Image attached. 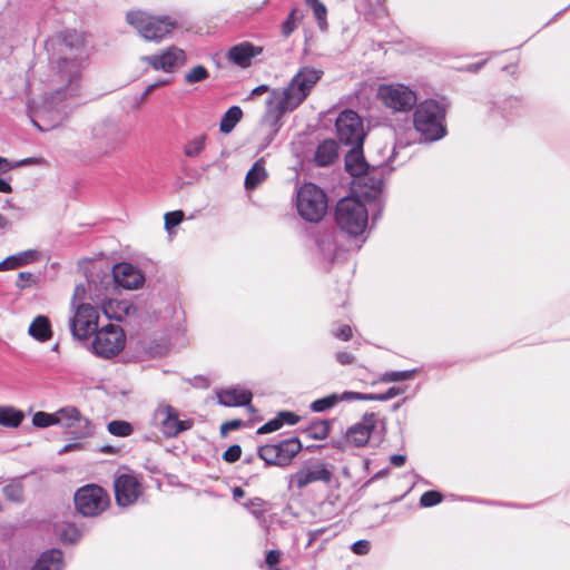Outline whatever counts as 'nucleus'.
<instances>
[{"label": "nucleus", "mask_w": 570, "mask_h": 570, "mask_svg": "<svg viewBox=\"0 0 570 570\" xmlns=\"http://www.w3.org/2000/svg\"><path fill=\"white\" fill-rule=\"evenodd\" d=\"M52 46L56 47L58 55L52 66V82L57 89L49 98H46L43 105L36 110L35 116L40 119L50 118L51 127H56L68 114V106L62 98L73 97L78 91L88 53L85 49L83 36L76 30L66 31L52 42Z\"/></svg>", "instance_id": "obj_1"}, {"label": "nucleus", "mask_w": 570, "mask_h": 570, "mask_svg": "<svg viewBox=\"0 0 570 570\" xmlns=\"http://www.w3.org/2000/svg\"><path fill=\"white\" fill-rule=\"evenodd\" d=\"M323 71L313 67H303L292 78L285 89H269L262 85L254 88L248 99H254L265 92H269L266 100V117H272L276 122L285 112L296 109L309 95L312 88L320 81Z\"/></svg>", "instance_id": "obj_2"}, {"label": "nucleus", "mask_w": 570, "mask_h": 570, "mask_svg": "<svg viewBox=\"0 0 570 570\" xmlns=\"http://www.w3.org/2000/svg\"><path fill=\"white\" fill-rule=\"evenodd\" d=\"M445 109L436 100L429 99L422 101L413 114V124L422 140L435 141L443 138L446 134Z\"/></svg>", "instance_id": "obj_3"}, {"label": "nucleus", "mask_w": 570, "mask_h": 570, "mask_svg": "<svg viewBox=\"0 0 570 570\" xmlns=\"http://www.w3.org/2000/svg\"><path fill=\"white\" fill-rule=\"evenodd\" d=\"M126 21L146 41L160 42L176 28V21L168 16H153L144 10H130Z\"/></svg>", "instance_id": "obj_4"}, {"label": "nucleus", "mask_w": 570, "mask_h": 570, "mask_svg": "<svg viewBox=\"0 0 570 570\" xmlns=\"http://www.w3.org/2000/svg\"><path fill=\"white\" fill-rule=\"evenodd\" d=\"M295 205L304 220L318 223L327 212V197L322 188L306 183L297 189Z\"/></svg>", "instance_id": "obj_5"}, {"label": "nucleus", "mask_w": 570, "mask_h": 570, "mask_svg": "<svg viewBox=\"0 0 570 570\" xmlns=\"http://www.w3.org/2000/svg\"><path fill=\"white\" fill-rule=\"evenodd\" d=\"M335 219L340 228L350 235L362 234L368 222L364 204L355 197L342 198L335 209Z\"/></svg>", "instance_id": "obj_6"}, {"label": "nucleus", "mask_w": 570, "mask_h": 570, "mask_svg": "<svg viewBox=\"0 0 570 570\" xmlns=\"http://www.w3.org/2000/svg\"><path fill=\"white\" fill-rule=\"evenodd\" d=\"M126 345V334L119 325L108 324L98 330L91 343L92 352L102 358L118 355Z\"/></svg>", "instance_id": "obj_7"}, {"label": "nucleus", "mask_w": 570, "mask_h": 570, "mask_svg": "<svg viewBox=\"0 0 570 570\" xmlns=\"http://www.w3.org/2000/svg\"><path fill=\"white\" fill-rule=\"evenodd\" d=\"M154 425L166 436L176 438L179 433L190 430L194 421L180 419L177 409L166 402H160L153 415Z\"/></svg>", "instance_id": "obj_8"}, {"label": "nucleus", "mask_w": 570, "mask_h": 570, "mask_svg": "<svg viewBox=\"0 0 570 570\" xmlns=\"http://www.w3.org/2000/svg\"><path fill=\"white\" fill-rule=\"evenodd\" d=\"M109 502L107 492L96 484L85 485L75 494L76 508L85 517L100 514L109 505Z\"/></svg>", "instance_id": "obj_9"}, {"label": "nucleus", "mask_w": 570, "mask_h": 570, "mask_svg": "<svg viewBox=\"0 0 570 570\" xmlns=\"http://www.w3.org/2000/svg\"><path fill=\"white\" fill-rule=\"evenodd\" d=\"M57 425L76 440L91 436L95 430L92 422L75 406H65L58 410Z\"/></svg>", "instance_id": "obj_10"}, {"label": "nucleus", "mask_w": 570, "mask_h": 570, "mask_svg": "<svg viewBox=\"0 0 570 570\" xmlns=\"http://www.w3.org/2000/svg\"><path fill=\"white\" fill-rule=\"evenodd\" d=\"M341 142L350 146L362 147L365 138L362 120L353 110H344L335 122Z\"/></svg>", "instance_id": "obj_11"}, {"label": "nucleus", "mask_w": 570, "mask_h": 570, "mask_svg": "<svg viewBox=\"0 0 570 570\" xmlns=\"http://www.w3.org/2000/svg\"><path fill=\"white\" fill-rule=\"evenodd\" d=\"M380 100L395 111H407L416 104V95L403 85H382L379 88Z\"/></svg>", "instance_id": "obj_12"}, {"label": "nucleus", "mask_w": 570, "mask_h": 570, "mask_svg": "<svg viewBox=\"0 0 570 570\" xmlns=\"http://www.w3.org/2000/svg\"><path fill=\"white\" fill-rule=\"evenodd\" d=\"M99 312L88 303H81L76 308L75 315L70 318V330L78 340H87L98 331Z\"/></svg>", "instance_id": "obj_13"}, {"label": "nucleus", "mask_w": 570, "mask_h": 570, "mask_svg": "<svg viewBox=\"0 0 570 570\" xmlns=\"http://www.w3.org/2000/svg\"><path fill=\"white\" fill-rule=\"evenodd\" d=\"M114 490L117 504L125 508L137 502L141 484L134 474L124 473L115 478Z\"/></svg>", "instance_id": "obj_14"}, {"label": "nucleus", "mask_w": 570, "mask_h": 570, "mask_svg": "<svg viewBox=\"0 0 570 570\" xmlns=\"http://www.w3.org/2000/svg\"><path fill=\"white\" fill-rule=\"evenodd\" d=\"M155 70L171 72L175 68L186 62V53L183 49L171 46L158 55L145 56L141 58Z\"/></svg>", "instance_id": "obj_15"}, {"label": "nucleus", "mask_w": 570, "mask_h": 570, "mask_svg": "<svg viewBox=\"0 0 570 570\" xmlns=\"http://www.w3.org/2000/svg\"><path fill=\"white\" fill-rule=\"evenodd\" d=\"M332 480V472L327 469L325 463L314 462L304 465L296 473L291 475V482H295L298 489H304L314 482L330 483Z\"/></svg>", "instance_id": "obj_16"}, {"label": "nucleus", "mask_w": 570, "mask_h": 570, "mask_svg": "<svg viewBox=\"0 0 570 570\" xmlns=\"http://www.w3.org/2000/svg\"><path fill=\"white\" fill-rule=\"evenodd\" d=\"M377 424L375 413H365L361 422L352 425L346 432V441L355 446H363L368 442L372 431Z\"/></svg>", "instance_id": "obj_17"}, {"label": "nucleus", "mask_w": 570, "mask_h": 570, "mask_svg": "<svg viewBox=\"0 0 570 570\" xmlns=\"http://www.w3.org/2000/svg\"><path fill=\"white\" fill-rule=\"evenodd\" d=\"M112 273L117 285L127 289L138 288L144 283V276L140 271L128 263L116 265Z\"/></svg>", "instance_id": "obj_18"}, {"label": "nucleus", "mask_w": 570, "mask_h": 570, "mask_svg": "<svg viewBox=\"0 0 570 570\" xmlns=\"http://www.w3.org/2000/svg\"><path fill=\"white\" fill-rule=\"evenodd\" d=\"M262 52V48L249 42H242L232 47L227 53L229 61L242 68L250 66L252 59Z\"/></svg>", "instance_id": "obj_19"}, {"label": "nucleus", "mask_w": 570, "mask_h": 570, "mask_svg": "<svg viewBox=\"0 0 570 570\" xmlns=\"http://www.w3.org/2000/svg\"><path fill=\"white\" fill-rule=\"evenodd\" d=\"M218 402L222 405L225 406H242V405H248L252 401V392L239 389V387H233L227 390H222L217 394Z\"/></svg>", "instance_id": "obj_20"}, {"label": "nucleus", "mask_w": 570, "mask_h": 570, "mask_svg": "<svg viewBox=\"0 0 570 570\" xmlns=\"http://www.w3.org/2000/svg\"><path fill=\"white\" fill-rule=\"evenodd\" d=\"M276 449L282 468L288 466L294 456L302 450V443L297 438L284 439L277 443H273Z\"/></svg>", "instance_id": "obj_21"}, {"label": "nucleus", "mask_w": 570, "mask_h": 570, "mask_svg": "<svg viewBox=\"0 0 570 570\" xmlns=\"http://www.w3.org/2000/svg\"><path fill=\"white\" fill-rule=\"evenodd\" d=\"M358 184L368 188L370 191L365 193L367 197H376L383 188V170L377 167L368 168L358 178Z\"/></svg>", "instance_id": "obj_22"}, {"label": "nucleus", "mask_w": 570, "mask_h": 570, "mask_svg": "<svg viewBox=\"0 0 570 570\" xmlns=\"http://www.w3.org/2000/svg\"><path fill=\"white\" fill-rule=\"evenodd\" d=\"M345 168L350 175L356 178L370 168L363 157L362 147L352 146V149L345 156Z\"/></svg>", "instance_id": "obj_23"}, {"label": "nucleus", "mask_w": 570, "mask_h": 570, "mask_svg": "<svg viewBox=\"0 0 570 570\" xmlns=\"http://www.w3.org/2000/svg\"><path fill=\"white\" fill-rule=\"evenodd\" d=\"M136 308L129 301L110 299L104 305V313L108 318L122 321L125 317L135 314Z\"/></svg>", "instance_id": "obj_24"}, {"label": "nucleus", "mask_w": 570, "mask_h": 570, "mask_svg": "<svg viewBox=\"0 0 570 570\" xmlns=\"http://www.w3.org/2000/svg\"><path fill=\"white\" fill-rule=\"evenodd\" d=\"M63 568V554L59 549H51L45 551L32 570H62Z\"/></svg>", "instance_id": "obj_25"}, {"label": "nucleus", "mask_w": 570, "mask_h": 570, "mask_svg": "<svg viewBox=\"0 0 570 570\" xmlns=\"http://www.w3.org/2000/svg\"><path fill=\"white\" fill-rule=\"evenodd\" d=\"M23 411L12 405H0V425L8 429H17L23 422Z\"/></svg>", "instance_id": "obj_26"}, {"label": "nucleus", "mask_w": 570, "mask_h": 570, "mask_svg": "<svg viewBox=\"0 0 570 570\" xmlns=\"http://www.w3.org/2000/svg\"><path fill=\"white\" fill-rule=\"evenodd\" d=\"M28 333L31 337L39 342H46L51 338L52 331L49 318L38 315L29 326Z\"/></svg>", "instance_id": "obj_27"}, {"label": "nucleus", "mask_w": 570, "mask_h": 570, "mask_svg": "<svg viewBox=\"0 0 570 570\" xmlns=\"http://www.w3.org/2000/svg\"><path fill=\"white\" fill-rule=\"evenodd\" d=\"M337 145L334 140H325L318 145L315 154V161L318 166L325 167L337 158Z\"/></svg>", "instance_id": "obj_28"}, {"label": "nucleus", "mask_w": 570, "mask_h": 570, "mask_svg": "<svg viewBox=\"0 0 570 570\" xmlns=\"http://www.w3.org/2000/svg\"><path fill=\"white\" fill-rule=\"evenodd\" d=\"M243 111L238 106L230 107L222 117L219 122V130L223 134H229L242 120Z\"/></svg>", "instance_id": "obj_29"}, {"label": "nucleus", "mask_w": 570, "mask_h": 570, "mask_svg": "<svg viewBox=\"0 0 570 570\" xmlns=\"http://www.w3.org/2000/svg\"><path fill=\"white\" fill-rule=\"evenodd\" d=\"M267 178V171L263 165V160L256 161L248 170L245 178V187L247 189H255Z\"/></svg>", "instance_id": "obj_30"}, {"label": "nucleus", "mask_w": 570, "mask_h": 570, "mask_svg": "<svg viewBox=\"0 0 570 570\" xmlns=\"http://www.w3.org/2000/svg\"><path fill=\"white\" fill-rule=\"evenodd\" d=\"M207 136H196L184 145V155L190 159L198 158L206 148Z\"/></svg>", "instance_id": "obj_31"}, {"label": "nucleus", "mask_w": 570, "mask_h": 570, "mask_svg": "<svg viewBox=\"0 0 570 570\" xmlns=\"http://www.w3.org/2000/svg\"><path fill=\"white\" fill-rule=\"evenodd\" d=\"M13 269L40 261L41 253L36 249H28L9 256Z\"/></svg>", "instance_id": "obj_32"}, {"label": "nucleus", "mask_w": 570, "mask_h": 570, "mask_svg": "<svg viewBox=\"0 0 570 570\" xmlns=\"http://www.w3.org/2000/svg\"><path fill=\"white\" fill-rule=\"evenodd\" d=\"M340 401H346V396H344V393H333L331 395L314 401L311 404V410L314 412H324L336 405Z\"/></svg>", "instance_id": "obj_33"}, {"label": "nucleus", "mask_w": 570, "mask_h": 570, "mask_svg": "<svg viewBox=\"0 0 570 570\" xmlns=\"http://www.w3.org/2000/svg\"><path fill=\"white\" fill-rule=\"evenodd\" d=\"M330 432V424L326 421L313 422L309 426L303 430L306 438L312 440H324Z\"/></svg>", "instance_id": "obj_34"}, {"label": "nucleus", "mask_w": 570, "mask_h": 570, "mask_svg": "<svg viewBox=\"0 0 570 570\" xmlns=\"http://www.w3.org/2000/svg\"><path fill=\"white\" fill-rule=\"evenodd\" d=\"M248 511L259 523L265 522V513L268 510V503L261 498H253L245 503Z\"/></svg>", "instance_id": "obj_35"}, {"label": "nucleus", "mask_w": 570, "mask_h": 570, "mask_svg": "<svg viewBox=\"0 0 570 570\" xmlns=\"http://www.w3.org/2000/svg\"><path fill=\"white\" fill-rule=\"evenodd\" d=\"M306 4L313 10L314 17L321 30L327 29V9L320 0H305Z\"/></svg>", "instance_id": "obj_36"}, {"label": "nucleus", "mask_w": 570, "mask_h": 570, "mask_svg": "<svg viewBox=\"0 0 570 570\" xmlns=\"http://www.w3.org/2000/svg\"><path fill=\"white\" fill-rule=\"evenodd\" d=\"M257 455L262 459L266 465L268 466H279L282 468V462L278 459L276 453V449L273 444H265L258 448Z\"/></svg>", "instance_id": "obj_37"}, {"label": "nucleus", "mask_w": 570, "mask_h": 570, "mask_svg": "<svg viewBox=\"0 0 570 570\" xmlns=\"http://www.w3.org/2000/svg\"><path fill=\"white\" fill-rule=\"evenodd\" d=\"M2 493L8 501L20 503L23 501V485L20 482H11L2 488Z\"/></svg>", "instance_id": "obj_38"}, {"label": "nucleus", "mask_w": 570, "mask_h": 570, "mask_svg": "<svg viewBox=\"0 0 570 570\" xmlns=\"http://www.w3.org/2000/svg\"><path fill=\"white\" fill-rule=\"evenodd\" d=\"M58 422V411L55 413H47L43 411L36 412L32 416V424L36 428H48L51 425H57Z\"/></svg>", "instance_id": "obj_39"}, {"label": "nucleus", "mask_w": 570, "mask_h": 570, "mask_svg": "<svg viewBox=\"0 0 570 570\" xmlns=\"http://www.w3.org/2000/svg\"><path fill=\"white\" fill-rule=\"evenodd\" d=\"M59 534L65 543H76L81 538L79 529L71 523H63L59 527Z\"/></svg>", "instance_id": "obj_40"}, {"label": "nucleus", "mask_w": 570, "mask_h": 570, "mask_svg": "<svg viewBox=\"0 0 570 570\" xmlns=\"http://www.w3.org/2000/svg\"><path fill=\"white\" fill-rule=\"evenodd\" d=\"M304 18V14L297 8H294L288 18L282 24V35L287 38L296 29V22H299Z\"/></svg>", "instance_id": "obj_41"}, {"label": "nucleus", "mask_w": 570, "mask_h": 570, "mask_svg": "<svg viewBox=\"0 0 570 570\" xmlns=\"http://www.w3.org/2000/svg\"><path fill=\"white\" fill-rule=\"evenodd\" d=\"M107 430L110 434L121 438L129 436L134 431L129 422L119 420L109 422L107 425Z\"/></svg>", "instance_id": "obj_42"}, {"label": "nucleus", "mask_w": 570, "mask_h": 570, "mask_svg": "<svg viewBox=\"0 0 570 570\" xmlns=\"http://www.w3.org/2000/svg\"><path fill=\"white\" fill-rule=\"evenodd\" d=\"M415 373H416L415 370H410V371H390V372H385L381 376V381L384 382V383L402 382V381H406V380L412 379Z\"/></svg>", "instance_id": "obj_43"}, {"label": "nucleus", "mask_w": 570, "mask_h": 570, "mask_svg": "<svg viewBox=\"0 0 570 570\" xmlns=\"http://www.w3.org/2000/svg\"><path fill=\"white\" fill-rule=\"evenodd\" d=\"M209 77V73L207 69L202 66H195L193 67L186 75H185V82L186 83H196L200 82Z\"/></svg>", "instance_id": "obj_44"}, {"label": "nucleus", "mask_w": 570, "mask_h": 570, "mask_svg": "<svg viewBox=\"0 0 570 570\" xmlns=\"http://www.w3.org/2000/svg\"><path fill=\"white\" fill-rule=\"evenodd\" d=\"M37 283L38 277L35 274L30 272H21L18 274L16 286L22 291L28 287H31L32 285H36Z\"/></svg>", "instance_id": "obj_45"}, {"label": "nucleus", "mask_w": 570, "mask_h": 570, "mask_svg": "<svg viewBox=\"0 0 570 570\" xmlns=\"http://www.w3.org/2000/svg\"><path fill=\"white\" fill-rule=\"evenodd\" d=\"M442 501V494L438 491H426L421 495L420 504L422 507H433Z\"/></svg>", "instance_id": "obj_46"}, {"label": "nucleus", "mask_w": 570, "mask_h": 570, "mask_svg": "<svg viewBox=\"0 0 570 570\" xmlns=\"http://www.w3.org/2000/svg\"><path fill=\"white\" fill-rule=\"evenodd\" d=\"M184 218V213L181 210L169 212L165 214V227L167 230H170L173 227L177 226Z\"/></svg>", "instance_id": "obj_47"}, {"label": "nucleus", "mask_w": 570, "mask_h": 570, "mask_svg": "<svg viewBox=\"0 0 570 570\" xmlns=\"http://www.w3.org/2000/svg\"><path fill=\"white\" fill-rule=\"evenodd\" d=\"M283 422H282V419L279 416V413L277 414V416L268 422H266L264 425H262L257 433L259 434H266V433H272L274 431H277L278 429H281L283 426Z\"/></svg>", "instance_id": "obj_48"}, {"label": "nucleus", "mask_w": 570, "mask_h": 570, "mask_svg": "<svg viewBox=\"0 0 570 570\" xmlns=\"http://www.w3.org/2000/svg\"><path fill=\"white\" fill-rule=\"evenodd\" d=\"M242 455V448L237 444L230 445L223 454L226 462L234 463L239 460Z\"/></svg>", "instance_id": "obj_49"}, {"label": "nucleus", "mask_w": 570, "mask_h": 570, "mask_svg": "<svg viewBox=\"0 0 570 570\" xmlns=\"http://www.w3.org/2000/svg\"><path fill=\"white\" fill-rule=\"evenodd\" d=\"M346 401L361 400V401H379V394L374 393H357V392H344Z\"/></svg>", "instance_id": "obj_50"}, {"label": "nucleus", "mask_w": 570, "mask_h": 570, "mask_svg": "<svg viewBox=\"0 0 570 570\" xmlns=\"http://www.w3.org/2000/svg\"><path fill=\"white\" fill-rule=\"evenodd\" d=\"M352 551L357 556H365L370 551V542L367 540H358L352 544Z\"/></svg>", "instance_id": "obj_51"}, {"label": "nucleus", "mask_w": 570, "mask_h": 570, "mask_svg": "<svg viewBox=\"0 0 570 570\" xmlns=\"http://www.w3.org/2000/svg\"><path fill=\"white\" fill-rule=\"evenodd\" d=\"M404 392V389L392 386L386 392L379 394V401L391 400Z\"/></svg>", "instance_id": "obj_52"}, {"label": "nucleus", "mask_w": 570, "mask_h": 570, "mask_svg": "<svg viewBox=\"0 0 570 570\" xmlns=\"http://www.w3.org/2000/svg\"><path fill=\"white\" fill-rule=\"evenodd\" d=\"M283 424L294 425L299 421V416L293 412L283 411L279 412Z\"/></svg>", "instance_id": "obj_53"}, {"label": "nucleus", "mask_w": 570, "mask_h": 570, "mask_svg": "<svg viewBox=\"0 0 570 570\" xmlns=\"http://www.w3.org/2000/svg\"><path fill=\"white\" fill-rule=\"evenodd\" d=\"M334 336L342 341H348L352 337V327L350 325H343L334 332Z\"/></svg>", "instance_id": "obj_54"}, {"label": "nucleus", "mask_w": 570, "mask_h": 570, "mask_svg": "<svg viewBox=\"0 0 570 570\" xmlns=\"http://www.w3.org/2000/svg\"><path fill=\"white\" fill-rule=\"evenodd\" d=\"M240 425H242L240 420L228 421V422H225L222 424L220 432L223 435H226L229 431H234V430H237L238 428H240Z\"/></svg>", "instance_id": "obj_55"}, {"label": "nucleus", "mask_w": 570, "mask_h": 570, "mask_svg": "<svg viewBox=\"0 0 570 570\" xmlns=\"http://www.w3.org/2000/svg\"><path fill=\"white\" fill-rule=\"evenodd\" d=\"M336 360L342 365H348L354 363L355 357L348 352H338L336 353Z\"/></svg>", "instance_id": "obj_56"}, {"label": "nucleus", "mask_w": 570, "mask_h": 570, "mask_svg": "<svg viewBox=\"0 0 570 570\" xmlns=\"http://www.w3.org/2000/svg\"><path fill=\"white\" fill-rule=\"evenodd\" d=\"M279 558H281L279 552L275 551V550H272L266 556V563L269 567H273V566H275V564H277L279 562Z\"/></svg>", "instance_id": "obj_57"}, {"label": "nucleus", "mask_w": 570, "mask_h": 570, "mask_svg": "<svg viewBox=\"0 0 570 570\" xmlns=\"http://www.w3.org/2000/svg\"><path fill=\"white\" fill-rule=\"evenodd\" d=\"M82 444L80 442H70L58 451L59 454H65L70 451L80 450Z\"/></svg>", "instance_id": "obj_58"}, {"label": "nucleus", "mask_w": 570, "mask_h": 570, "mask_svg": "<svg viewBox=\"0 0 570 570\" xmlns=\"http://www.w3.org/2000/svg\"><path fill=\"white\" fill-rule=\"evenodd\" d=\"M405 461H406V458H405L404 455H402V454H393V455H391V458H390V462H391L393 465H395V466H402V465H404Z\"/></svg>", "instance_id": "obj_59"}, {"label": "nucleus", "mask_w": 570, "mask_h": 570, "mask_svg": "<svg viewBox=\"0 0 570 570\" xmlns=\"http://www.w3.org/2000/svg\"><path fill=\"white\" fill-rule=\"evenodd\" d=\"M332 242H331V237H327V238H323L318 242V247L321 248V250L325 254L326 250L331 252L332 250Z\"/></svg>", "instance_id": "obj_60"}, {"label": "nucleus", "mask_w": 570, "mask_h": 570, "mask_svg": "<svg viewBox=\"0 0 570 570\" xmlns=\"http://www.w3.org/2000/svg\"><path fill=\"white\" fill-rule=\"evenodd\" d=\"M104 128H106L108 132H114V131H116V127H115V126L109 125V124H102V125H100V126H98V127H96V128H95L96 135H99V132H100Z\"/></svg>", "instance_id": "obj_61"}, {"label": "nucleus", "mask_w": 570, "mask_h": 570, "mask_svg": "<svg viewBox=\"0 0 570 570\" xmlns=\"http://www.w3.org/2000/svg\"><path fill=\"white\" fill-rule=\"evenodd\" d=\"M12 191V188L9 183L0 178V193L9 194Z\"/></svg>", "instance_id": "obj_62"}, {"label": "nucleus", "mask_w": 570, "mask_h": 570, "mask_svg": "<svg viewBox=\"0 0 570 570\" xmlns=\"http://www.w3.org/2000/svg\"><path fill=\"white\" fill-rule=\"evenodd\" d=\"M13 269L11 266L10 257L8 256L6 259L0 262V271H10Z\"/></svg>", "instance_id": "obj_63"}, {"label": "nucleus", "mask_w": 570, "mask_h": 570, "mask_svg": "<svg viewBox=\"0 0 570 570\" xmlns=\"http://www.w3.org/2000/svg\"><path fill=\"white\" fill-rule=\"evenodd\" d=\"M244 495H245V492H244V490H243L242 488H239V487H235V488L233 489V497H234L235 499L243 498Z\"/></svg>", "instance_id": "obj_64"}]
</instances>
